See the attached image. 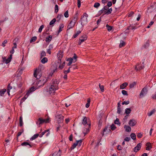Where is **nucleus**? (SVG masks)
<instances>
[{
    "instance_id": "37",
    "label": "nucleus",
    "mask_w": 156,
    "mask_h": 156,
    "mask_svg": "<svg viewBox=\"0 0 156 156\" xmlns=\"http://www.w3.org/2000/svg\"><path fill=\"white\" fill-rule=\"evenodd\" d=\"M63 16L62 15H58L57 17V18L58 19L57 21V22H58L60 20L61 18L62 17H63Z\"/></svg>"
},
{
    "instance_id": "61",
    "label": "nucleus",
    "mask_w": 156,
    "mask_h": 156,
    "mask_svg": "<svg viewBox=\"0 0 156 156\" xmlns=\"http://www.w3.org/2000/svg\"><path fill=\"white\" fill-rule=\"evenodd\" d=\"M112 5V2H108L107 3V6H108V7H110Z\"/></svg>"
},
{
    "instance_id": "39",
    "label": "nucleus",
    "mask_w": 156,
    "mask_h": 156,
    "mask_svg": "<svg viewBox=\"0 0 156 156\" xmlns=\"http://www.w3.org/2000/svg\"><path fill=\"white\" fill-rule=\"evenodd\" d=\"M100 5V4L98 2H96L94 3V7L97 8H98Z\"/></svg>"
},
{
    "instance_id": "57",
    "label": "nucleus",
    "mask_w": 156,
    "mask_h": 156,
    "mask_svg": "<svg viewBox=\"0 0 156 156\" xmlns=\"http://www.w3.org/2000/svg\"><path fill=\"white\" fill-rule=\"evenodd\" d=\"M130 139V138L129 137H127L125 138L124 140L126 141H129Z\"/></svg>"
},
{
    "instance_id": "7",
    "label": "nucleus",
    "mask_w": 156,
    "mask_h": 156,
    "mask_svg": "<svg viewBox=\"0 0 156 156\" xmlns=\"http://www.w3.org/2000/svg\"><path fill=\"white\" fill-rule=\"evenodd\" d=\"M146 92V88L145 87L142 90L140 94V98H142L144 96V94Z\"/></svg>"
},
{
    "instance_id": "6",
    "label": "nucleus",
    "mask_w": 156,
    "mask_h": 156,
    "mask_svg": "<svg viewBox=\"0 0 156 156\" xmlns=\"http://www.w3.org/2000/svg\"><path fill=\"white\" fill-rule=\"evenodd\" d=\"M56 119H57L58 123H62L63 121V116L61 115H57L56 116Z\"/></svg>"
},
{
    "instance_id": "46",
    "label": "nucleus",
    "mask_w": 156,
    "mask_h": 156,
    "mask_svg": "<svg viewBox=\"0 0 156 156\" xmlns=\"http://www.w3.org/2000/svg\"><path fill=\"white\" fill-rule=\"evenodd\" d=\"M20 126H22L23 125V122L22 120V117L21 116H20Z\"/></svg>"
},
{
    "instance_id": "28",
    "label": "nucleus",
    "mask_w": 156,
    "mask_h": 156,
    "mask_svg": "<svg viewBox=\"0 0 156 156\" xmlns=\"http://www.w3.org/2000/svg\"><path fill=\"white\" fill-rule=\"evenodd\" d=\"M48 61V59L46 57H44V58L41 60V62L44 64L46 62H47Z\"/></svg>"
},
{
    "instance_id": "3",
    "label": "nucleus",
    "mask_w": 156,
    "mask_h": 156,
    "mask_svg": "<svg viewBox=\"0 0 156 156\" xmlns=\"http://www.w3.org/2000/svg\"><path fill=\"white\" fill-rule=\"evenodd\" d=\"M50 122L49 118H48L46 119H43L41 118H39L36 122V123L39 125H40L44 122L48 123Z\"/></svg>"
},
{
    "instance_id": "12",
    "label": "nucleus",
    "mask_w": 156,
    "mask_h": 156,
    "mask_svg": "<svg viewBox=\"0 0 156 156\" xmlns=\"http://www.w3.org/2000/svg\"><path fill=\"white\" fill-rule=\"evenodd\" d=\"M144 67V66H139V64H137L135 67V69L136 70V71H137L143 69Z\"/></svg>"
},
{
    "instance_id": "10",
    "label": "nucleus",
    "mask_w": 156,
    "mask_h": 156,
    "mask_svg": "<svg viewBox=\"0 0 156 156\" xmlns=\"http://www.w3.org/2000/svg\"><path fill=\"white\" fill-rule=\"evenodd\" d=\"M136 120L134 119L130 120L129 122V124L130 126H134L136 124Z\"/></svg>"
},
{
    "instance_id": "50",
    "label": "nucleus",
    "mask_w": 156,
    "mask_h": 156,
    "mask_svg": "<svg viewBox=\"0 0 156 156\" xmlns=\"http://www.w3.org/2000/svg\"><path fill=\"white\" fill-rule=\"evenodd\" d=\"M114 123L116 124L120 125V123H119V119L118 118H117L116 119V120L115 121Z\"/></svg>"
},
{
    "instance_id": "22",
    "label": "nucleus",
    "mask_w": 156,
    "mask_h": 156,
    "mask_svg": "<svg viewBox=\"0 0 156 156\" xmlns=\"http://www.w3.org/2000/svg\"><path fill=\"white\" fill-rule=\"evenodd\" d=\"M131 110L129 108H126L125 110V113L126 115H129L131 112Z\"/></svg>"
},
{
    "instance_id": "30",
    "label": "nucleus",
    "mask_w": 156,
    "mask_h": 156,
    "mask_svg": "<svg viewBox=\"0 0 156 156\" xmlns=\"http://www.w3.org/2000/svg\"><path fill=\"white\" fill-rule=\"evenodd\" d=\"M64 27V25L63 24H61L59 26V29L58 31V34L62 31V29Z\"/></svg>"
},
{
    "instance_id": "24",
    "label": "nucleus",
    "mask_w": 156,
    "mask_h": 156,
    "mask_svg": "<svg viewBox=\"0 0 156 156\" xmlns=\"http://www.w3.org/2000/svg\"><path fill=\"white\" fill-rule=\"evenodd\" d=\"M52 38V37L51 35L49 36L48 37H47L46 38V41L47 42H50Z\"/></svg>"
},
{
    "instance_id": "43",
    "label": "nucleus",
    "mask_w": 156,
    "mask_h": 156,
    "mask_svg": "<svg viewBox=\"0 0 156 156\" xmlns=\"http://www.w3.org/2000/svg\"><path fill=\"white\" fill-rule=\"evenodd\" d=\"M77 145V144H76V142L74 143L71 147V149L72 150L74 149L76 147V146Z\"/></svg>"
},
{
    "instance_id": "8",
    "label": "nucleus",
    "mask_w": 156,
    "mask_h": 156,
    "mask_svg": "<svg viewBox=\"0 0 156 156\" xmlns=\"http://www.w3.org/2000/svg\"><path fill=\"white\" fill-rule=\"evenodd\" d=\"M87 39V37L86 35H84L81 37L80 39V41L79 43V44L80 45L81 44L86 40Z\"/></svg>"
},
{
    "instance_id": "14",
    "label": "nucleus",
    "mask_w": 156,
    "mask_h": 156,
    "mask_svg": "<svg viewBox=\"0 0 156 156\" xmlns=\"http://www.w3.org/2000/svg\"><path fill=\"white\" fill-rule=\"evenodd\" d=\"M35 90H36V89L34 87H31L30 88V90L28 91L26 95H27V96H28L29 95V94L30 93H31V92L34 91Z\"/></svg>"
},
{
    "instance_id": "25",
    "label": "nucleus",
    "mask_w": 156,
    "mask_h": 156,
    "mask_svg": "<svg viewBox=\"0 0 156 156\" xmlns=\"http://www.w3.org/2000/svg\"><path fill=\"white\" fill-rule=\"evenodd\" d=\"M112 11V8H110L109 9H108L107 10L106 12L105 13V14L107 15L110 14L111 13Z\"/></svg>"
},
{
    "instance_id": "41",
    "label": "nucleus",
    "mask_w": 156,
    "mask_h": 156,
    "mask_svg": "<svg viewBox=\"0 0 156 156\" xmlns=\"http://www.w3.org/2000/svg\"><path fill=\"white\" fill-rule=\"evenodd\" d=\"M90 127H86V128H85L86 129V132H85L84 131V130L83 131V133L85 135L86 134H87L88 132H89V128Z\"/></svg>"
},
{
    "instance_id": "33",
    "label": "nucleus",
    "mask_w": 156,
    "mask_h": 156,
    "mask_svg": "<svg viewBox=\"0 0 156 156\" xmlns=\"http://www.w3.org/2000/svg\"><path fill=\"white\" fill-rule=\"evenodd\" d=\"M56 20L55 18L53 19L52 20H51L49 23V25L51 26L53 25L55 22L56 21Z\"/></svg>"
},
{
    "instance_id": "9",
    "label": "nucleus",
    "mask_w": 156,
    "mask_h": 156,
    "mask_svg": "<svg viewBox=\"0 0 156 156\" xmlns=\"http://www.w3.org/2000/svg\"><path fill=\"white\" fill-rule=\"evenodd\" d=\"M141 145V144L140 143L137 144V146L133 149V151L135 152H137L140 149Z\"/></svg>"
},
{
    "instance_id": "64",
    "label": "nucleus",
    "mask_w": 156,
    "mask_h": 156,
    "mask_svg": "<svg viewBox=\"0 0 156 156\" xmlns=\"http://www.w3.org/2000/svg\"><path fill=\"white\" fill-rule=\"evenodd\" d=\"M73 136L72 134H71L69 136V139L70 141H72L73 140Z\"/></svg>"
},
{
    "instance_id": "51",
    "label": "nucleus",
    "mask_w": 156,
    "mask_h": 156,
    "mask_svg": "<svg viewBox=\"0 0 156 156\" xmlns=\"http://www.w3.org/2000/svg\"><path fill=\"white\" fill-rule=\"evenodd\" d=\"M64 15L65 17L67 18L69 17V15L68 14V11H66L64 13Z\"/></svg>"
},
{
    "instance_id": "13",
    "label": "nucleus",
    "mask_w": 156,
    "mask_h": 156,
    "mask_svg": "<svg viewBox=\"0 0 156 156\" xmlns=\"http://www.w3.org/2000/svg\"><path fill=\"white\" fill-rule=\"evenodd\" d=\"M12 55H10L9 57H8L6 59V60L4 62L6 64H8L11 61V59L12 58Z\"/></svg>"
},
{
    "instance_id": "59",
    "label": "nucleus",
    "mask_w": 156,
    "mask_h": 156,
    "mask_svg": "<svg viewBox=\"0 0 156 156\" xmlns=\"http://www.w3.org/2000/svg\"><path fill=\"white\" fill-rule=\"evenodd\" d=\"M77 57L76 55L75 54H74V55L73 57L72 58H73V59L74 60V62H76V58H77Z\"/></svg>"
},
{
    "instance_id": "21",
    "label": "nucleus",
    "mask_w": 156,
    "mask_h": 156,
    "mask_svg": "<svg viewBox=\"0 0 156 156\" xmlns=\"http://www.w3.org/2000/svg\"><path fill=\"white\" fill-rule=\"evenodd\" d=\"M151 148V144L150 142L147 143V150H150Z\"/></svg>"
},
{
    "instance_id": "26",
    "label": "nucleus",
    "mask_w": 156,
    "mask_h": 156,
    "mask_svg": "<svg viewBox=\"0 0 156 156\" xmlns=\"http://www.w3.org/2000/svg\"><path fill=\"white\" fill-rule=\"evenodd\" d=\"M82 141V140H76V144H77V145L78 146L80 147L81 145Z\"/></svg>"
},
{
    "instance_id": "44",
    "label": "nucleus",
    "mask_w": 156,
    "mask_h": 156,
    "mask_svg": "<svg viewBox=\"0 0 156 156\" xmlns=\"http://www.w3.org/2000/svg\"><path fill=\"white\" fill-rule=\"evenodd\" d=\"M46 55V53L44 51H42L41 54V58L43 57Z\"/></svg>"
},
{
    "instance_id": "56",
    "label": "nucleus",
    "mask_w": 156,
    "mask_h": 156,
    "mask_svg": "<svg viewBox=\"0 0 156 156\" xmlns=\"http://www.w3.org/2000/svg\"><path fill=\"white\" fill-rule=\"evenodd\" d=\"M154 23L153 21H151L149 25L147 27V28H149Z\"/></svg>"
},
{
    "instance_id": "4",
    "label": "nucleus",
    "mask_w": 156,
    "mask_h": 156,
    "mask_svg": "<svg viewBox=\"0 0 156 156\" xmlns=\"http://www.w3.org/2000/svg\"><path fill=\"white\" fill-rule=\"evenodd\" d=\"M44 68L43 66H40L38 69H36L34 72V75L35 77L37 79H38L40 78V76L39 75L38 76L37 74V73H38L39 71H41Z\"/></svg>"
},
{
    "instance_id": "1",
    "label": "nucleus",
    "mask_w": 156,
    "mask_h": 156,
    "mask_svg": "<svg viewBox=\"0 0 156 156\" xmlns=\"http://www.w3.org/2000/svg\"><path fill=\"white\" fill-rule=\"evenodd\" d=\"M58 83L57 80L52 81L50 84L49 90H48L46 91L44 90L43 91L45 93L46 91L48 92L50 94H53L55 91L58 89Z\"/></svg>"
},
{
    "instance_id": "17",
    "label": "nucleus",
    "mask_w": 156,
    "mask_h": 156,
    "mask_svg": "<svg viewBox=\"0 0 156 156\" xmlns=\"http://www.w3.org/2000/svg\"><path fill=\"white\" fill-rule=\"evenodd\" d=\"M21 145L22 146H27V145H28L29 146V147H32V146L29 143L27 142H23L21 144Z\"/></svg>"
},
{
    "instance_id": "48",
    "label": "nucleus",
    "mask_w": 156,
    "mask_h": 156,
    "mask_svg": "<svg viewBox=\"0 0 156 156\" xmlns=\"http://www.w3.org/2000/svg\"><path fill=\"white\" fill-rule=\"evenodd\" d=\"M116 128V127L114 124H112L111 126V129L112 130H115Z\"/></svg>"
},
{
    "instance_id": "29",
    "label": "nucleus",
    "mask_w": 156,
    "mask_h": 156,
    "mask_svg": "<svg viewBox=\"0 0 156 156\" xmlns=\"http://www.w3.org/2000/svg\"><path fill=\"white\" fill-rule=\"evenodd\" d=\"M81 32V31L80 30L78 31L73 36V37L74 38H76L79 34Z\"/></svg>"
},
{
    "instance_id": "2",
    "label": "nucleus",
    "mask_w": 156,
    "mask_h": 156,
    "mask_svg": "<svg viewBox=\"0 0 156 156\" xmlns=\"http://www.w3.org/2000/svg\"><path fill=\"white\" fill-rule=\"evenodd\" d=\"M88 17V15L86 13H84L83 16H82L81 19V24L82 27L87 24V18Z\"/></svg>"
},
{
    "instance_id": "55",
    "label": "nucleus",
    "mask_w": 156,
    "mask_h": 156,
    "mask_svg": "<svg viewBox=\"0 0 156 156\" xmlns=\"http://www.w3.org/2000/svg\"><path fill=\"white\" fill-rule=\"evenodd\" d=\"M129 101H124V102H123L122 104V105H128L129 104Z\"/></svg>"
},
{
    "instance_id": "45",
    "label": "nucleus",
    "mask_w": 156,
    "mask_h": 156,
    "mask_svg": "<svg viewBox=\"0 0 156 156\" xmlns=\"http://www.w3.org/2000/svg\"><path fill=\"white\" fill-rule=\"evenodd\" d=\"M55 13H57L58 10V7L57 5H56L55 6Z\"/></svg>"
},
{
    "instance_id": "36",
    "label": "nucleus",
    "mask_w": 156,
    "mask_h": 156,
    "mask_svg": "<svg viewBox=\"0 0 156 156\" xmlns=\"http://www.w3.org/2000/svg\"><path fill=\"white\" fill-rule=\"evenodd\" d=\"M37 39V37H32L30 39V43H32L35 41Z\"/></svg>"
},
{
    "instance_id": "54",
    "label": "nucleus",
    "mask_w": 156,
    "mask_h": 156,
    "mask_svg": "<svg viewBox=\"0 0 156 156\" xmlns=\"http://www.w3.org/2000/svg\"><path fill=\"white\" fill-rule=\"evenodd\" d=\"M7 42V41L6 40H5L4 41L2 44V46L3 47H4L5 46V44H6Z\"/></svg>"
},
{
    "instance_id": "53",
    "label": "nucleus",
    "mask_w": 156,
    "mask_h": 156,
    "mask_svg": "<svg viewBox=\"0 0 156 156\" xmlns=\"http://www.w3.org/2000/svg\"><path fill=\"white\" fill-rule=\"evenodd\" d=\"M43 28H44L43 25H41L40 26V27L39 28V29L38 30V32L40 33L42 31V29Z\"/></svg>"
},
{
    "instance_id": "35",
    "label": "nucleus",
    "mask_w": 156,
    "mask_h": 156,
    "mask_svg": "<svg viewBox=\"0 0 156 156\" xmlns=\"http://www.w3.org/2000/svg\"><path fill=\"white\" fill-rule=\"evenodd\" d=\"M155 112V110L154 109H153L150 112H148V115L149 116H151V115L153 114Z\"/></svg>"
},
{
    "instance_id": "40",
    "label": "nucleus",
    "mask_w": 156,
    "mask_h": 156,
    "mask_svg": "<svg viewBox=\"0 0 156 156\" xmlns=\"http://www.w3.org/2000/svg\"><path fill=\"white\" fill-rule=\"evenodd\" d=\"M12 89V87L10 85H9L8 87V89H7V93L8 94V95H9V92L10 90Z\"/></svg>"
},
{
    "instance_id": "31",
    "label": "nucleus",
    "mask_w": 156,
    "mask_h": 156,
    "mask_svg": "<svg viewBox=\"0 0 156 156\" xmlns=\"http://www.w3.org/2000/svg\"><path fill=\"white\" fill-rule=\"evenodd\" d=\"M131 138L134 140L136 139V135L134 133H132L130 135Z\"/></svg>"
},
{
    "instance_id": "15",
    "label": "nucleus",
    "mask_w": 156,
    "mask_h": 156,
    "mask_svg": "<svg viewBox=\"0 0 156 156\" xmlns=\"http://www.w3.org/2000/svg\"><path fill=\"white\" fill-rule=\"evenodd\" d=\"M128 85V83L127 82H125L123 83L120 85V88L121 89H124Z\"/></svg>"
},
{
    "instance_id": "16",
    "label": "nucleus",
    "mask_w": 156,
    "mask_h": 156,
    "mask_svg": "<svg viewBox=\"0 0 156 156\" xmlns=\"http://www.w3.org/2000/svg\"><path fill=\"white\" fill-rule=\"evenodd\" d=\"M75 23L73 22H72V21L70 22L69 25H68L67 27L68 30L70 28H72L75 25Z\"/></svg>"
},
{
    "instance_id": "38",
    "label": "nucleus",
    "mask_w": 156,
    "mask_h": 156,
    "mask_svg": "<svg viewBox=\"0 0 156 156\" xmlns=\"http://www.w3.org/2000/svg\"><path fill=\"white\" fill-rule=\"evenodd\" d=\"M99 88L100 89L101 91L102 92H103L104 91V87L103 86L101 85V84L100 83L99 84Z\"/></svg>"
},
{
    "instance_id": "60",
    "label": "nucleus",
    "mask_w": 156,
    "mask_h": 156,
    "mask_svg": "<svg viewBox=\"0 0 156 156\" xmlns=\"http://www.w3.org/2000/svg\"><path fill=\"white\" fill-rule=\"evenodd\" d=\"M77 2L78 7L79 8L81 5L80 1V0H77Z\"/></svg>"
},
{
    "instance_id": "34",
    "label": "nucleus",
    "mask_w": 156,
    "mask_h": 156,
    "mask_svg": "<svg viewBox=\"0 0 156 156\" xmlns=\"http://www.w3.org/2000/svg\"><path fill=\"white\" fill-rule=\"evenodd\" d=\"M78 19V17L77 15L76 16L74 17L73 20H72V22H73L75 23H76V21Z\"/></svg>"
},
{
    "instance_id": "5",
    "label": "nucleus",
    "mask_w": 156,
    "mask_h": 156,
    "mask_svg": "<svg viewBox=\"0 0 156 156\" xmlns=\"http://www.w3.org/2000/svg\"><path fill=\"white\" fill-rule=\"evenodd\" d=\"M89 120L86 117H84L82 121V124L86 127H90V124L89 123Z\"/></svg>"
},
{
    "instance_id": "42",
    "label": "nucleus",
    "mask_w": 156,
    "mask_h": 156,
    "mask_svg": "<svg viewBox=\"0 0 156 156\" xmlns=\"http://www.w3.org/2000/svg\"><path fill=\"white\" fill-rule=\"evenodd\" d=\"M106 27L107 29L109 31L112 29V27L111 26H109L108 24L106 25Z\"/></svg>"
},
{
    "instance_id": "49",
    "label": "nucleus",
    "mask_w": 156,
    "mask_h": 156,
    "mask_svg": "<svg viewBox=\"0 0 156 156\" xmlns=\"http://www.w3.org/2000/svg\"><path fill=\"white\" fill-rule=\"evenodd\" d=\"M67 61H70V62L71 61L72 63H73V62L74 63V62H74V60L73 59V58H69Z\"/></svg>"
},
{
    "instance_id": "18",
    "label": "nucleus",
    "mask_w": 156,
    "mask_h": 156,
    "mask_svg": "<svg viewBox=\"0 0 156 156\" xmlns=\"http://www.w3.org/2000/svg\"><path fill=\"white\" fill-rule=\"evenodd\" d=\"M61 155V152L60 150H59L58 152H55L52 155V156H60Z\"/></svg>"
},
{
    "instance_id": "27",
    "label": "nucleus",
    "mask_w": 156,
    "mask_h": 156,
    "mask_svg": "<svg viewBox=\"0 0 156 156\" xmlns=\"http://www.w3.org/2000/svg\"><path fill=\"white\" fill-rule=\"evenodd\" d=\"M6 90L5 89H3L0 90V96H2L6 92Z\"/></svg>"
},
{
    "instance_id": "62",
    "label": "nucleus",
    "mask_w": 156,
    "mask_h": 156,
    "mask_svg": "<svg viewBox=\"0 0 156 156\" xmlns=\"http://www.w3.org/2000/svg\"><path fill=\"white\" fill-rule=\"evenodd\" d=\"M62 53L61 52L60 53V52H59L58 54V58H61L62 57V55H61V54Z\"/></svg>"
},
{
    "instance_id": "23",
    "label": "nucleus",
    "mask_w": 156,
    "mask_h": 156,
    "mask_svg": "<svg viewBox=\"0 0 156 156\" xmlns=\"http://www.w3.org/2000/svg\"><path fill=\"white\" fill-rule=\"evenodd\" d=\"M39 135L38 134H34V136H33L30 138V140H33L36 138H37L38 136H39Z\"/></svg>"
},
{
    "instance_id": "32",
    "label": "nucleus",
    "mask_w": 156,
    "mask_h": 156,
    "mask_svg": "<svg viewBox=\"0 0 156 156\" xmlns=\"http://www.w3.org/2000/svg\"><path fill=\"white\" fill-rule=\"evenodd\" d=\"M125 45V43L122 41H121L120 44H119V47L120 48L124 46Z\"/></svg>"
},
{
    "instance_id": "20",
    "label": "nucleus",
    "mask_w": 156,
    "mask_h": 156,
    "mask_svg": "<svg viewBox=\"0 0 156 156\" xmlns=\"http://www.w3.org/2000/svg\"><path fill=\"white\" fill-rule=\"evenodd\" d=\"M136 82H134L131 83L129 84V87L130 88H133L134 87H136Z\"/></svg>"
},
{
    "instance_id": "47",
    "label": "nucleus",
    "mask_w": 156,
    "mask_h": 156,
    "mask_svg": "<svg viewBox=\"0 0 156 156\" xmlns=\"http://www.w3.org/2000/svg\"><path fill=\"white\" fill-rule=\"evenodd\" d=\"M106 11H107L105 10V9H104V8H102V9L99 12L101 13H102L103 12H104V13H105H105L106 12Z\"/></svg>"
},
{
    "instance_id": "11",
    "label": "nucleus",
    "mask_w": 156,
    "mask_h": 156,
    "mask_svg": "<svg viewBox=\"0 0 156 156\" xmlns=\"http://www.w3.org/2000/svg\"><path fill=\"white\" fill-rule=\"evenodd\" d=\"M47 81V79H46V78H44V79L39 81L38 83V84H41V85L43 86Z\"/></svg>"
},
{
    "instance_id": "63",
    "label": "nucleus",
    "mask_w": 156,
    "mask_h": 156,
    "mask_svg": "<svg viewBox=\"0 0 156 156\" xmlns=\"http://www.w3.org/2000/svg\"><path fill=\"white\" fill-rule=\"evenodd\" d=\"M121 110L120 108H117V113L118 114H120L121 112Z\"/></svg>"
},
{
    "instance_id": "58",
    "label": "nucleus",
    "mask_w": 156,
    "mask_h": 156,
    "mask_svg": "<svg viewBox=\"0 0 156 156\" xmlns=\"http://www.w3.org/2000/svg\"><path fill=\"white\" fill-rule=\"evenodd\" d=\"M152 98L153 99H156V92L154 94L152 95Z\"/></svg>"
},
{
    "instance_id": "19",
    "label": "nucleus",
    "mask_w": 156,
    "mask_h": 156,
    "mask_svg": "<svg viewBox=\"0 0 156 156\" xmlns=\"http://www.w3.org/2000/svg\"><path fill=\"white\" fill-rule=\"evenodd\" d=\"M124 128L126 129V131L127 132H130L131 131V128L130 126H129L125 125L124 126Z\"/></svg>"
},
{
    "instance_id": "52",
    "label": "nucleus",
    "mask_w": 156,
    "mask_h": 156,
    "mask_svg": "<svg viewBox=\"0 0 156 156\" xmlns=\"http://www.w3.org/2000/svg\"><path fill=\"white\" fill-rule=\"evenodd\" d=\"M122 94L124 95H128L127 92L126 90H122Z\"/></svg>"
}]
</instances>
